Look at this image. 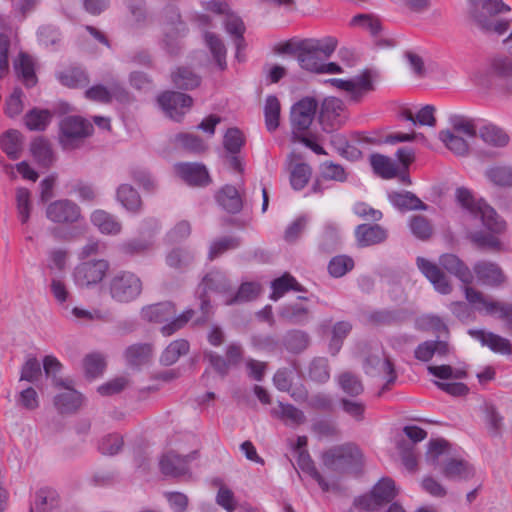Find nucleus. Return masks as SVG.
<instances>
[{"instance_id":"obj_20","label":"nucleus","mask_w":512,"mask_h":512,"mask_svg":"<svg viewBox=\"0 0 512 512\" xmlns=\"http://www.w3.org/2000/svg\"><path fill=\"white\" fill-rule=\"evenodd\" d=\"M176 171L189 185L204 186L210 182L206 167L200 163H179Z\"/></svg>"},{"instance_id":"obj_18","label":"nucleus","mask_w":512,"mask_h":512,"mask_svg":"<svg viewBox=\"0 0 512 512\" xmlns=\"http://www.w3.org/2000/svg\"><path fill=\"white\" fill-rule=\"evenodd\" d=\"M416 263L419 270L432 283L436 291L441 294H449L452 291L447 276L437 265L423 257H418Z\"/></svg>"},{"instance_id":"obj_34","label":"nucleus","mask_w":512,"mask_h":512,"mask_svg":"<svg viewBox=\"0 0 512 512\" xmlns=\"http://www.w3.org/2000/svg\"><path fill=\"white\" fill-rule=\"evenodd\" d=\"M174 85L181 90H192L201 83V77L189 67H179L171 75Z\"/></svg>"},{"instance_id":"obj_2","label":"nucleus","mask_w":512,"mask_h":512,"mask_svg":"<svg viewBox=\"0 0 512 512\" xmlns=\"http://www.w3.org/2000/svg\"><path fill=\"white\" fill-rule=\"evenodd\" d=\"M337 44V39L330 36L322 39L309 38L296 43H286L284 52L293 53L301 68L318 73L323 59L334 53Z\"/></svg>"},{"instance_id":"obj_17","label":"nucleus","mask_w":512,"mask_h":512,"mask_svg":"<svg viewBox=\"0 0 512 512\" xmlns=\"http://www.w3.org/2000/svg\"><path fill=\"white\" fill-rule=\"evenodd\" d=\"M473 272L483 285L498 287L506 281V276L501 267L491 261L481 260L476 262L473 266Z\"/></svg>"},{"instance_id":"obj_46","label":"nucleus","mask_w":512,"mask_h":512,"mask_svg":"<svg viewBox=\"0 0 512 512\" xmlns=\"http://www.w3.org/2000/svg\"><path fill=\"white\" fill-rule=\"evenodd\" d=\"M297 464L299 468L309 474L321 487L323 491L329 490V484L322 475L316 469L314 462L312 461L309 453L307 451H299L297 452Z\"/></svg>"},{"instance_id":"obj_64","label":"nucleus","mask_w":512,"mask_h":512,"mask_svg":"<svg viewBox=\"0 0 512 512\" xmlns=\"http://www.w3.org/2000/svg\"><path fill=\"white\" fill-rule=\"evenodd\" d=\"M16 403L18 406L28 411L36 410L40 405L37 391L33 387L23 389L19 392Z\"/></svg>"},{"instance_id":"obj_9","label":"nucleus","mask_w":512,"mask_h":512,"mask_svg":"<svg viewBox=\"0 0 512 512\" xmlns=\"http://www.w3.org/2000/svg\"><path fill=\"white\" fill-rule=\"evenodd\" d=\"M318 102L314 97H304L295 103L291 108L292 138H297L309 129L316 111Z\"/></svg>"},{"instance_id":"obj_10","label":"nucleus","mask_w":512,"mask_h":512,"mask_svg":"<svg viewBox=\"0 0 512 512\" xmlns=\"http://www.w3.org/2000/svg\"><path fill=\"white\" fill-rule=\"evenodd\" d=\"M397 494L395 482L386 477L379 480L369 494L359 497L356 504L367 511H375L384 504L391 502Z\"/></svg>"},{"instance_id":"obj_12","label":"nucleus","mask_w":512,"mask_h":512,"mask_svg":"<svg viewBox=\"0 0 512 512\" xmlns=\"http://www.w3.org/2000/svg\"><path fill=\"white\" fill-rule=\"evenodd\" d=\"M92 129V125L81 117H65L60 122V144L64 149H73L76 142L87 137Z\"/></svg>"},{"instance_id":"obj_54","label":"nucleus","mask_w":512,"mask_h":512,"mask_svg":"<svg viewBox=\"0 0 512 512\" xmlns=\"http://www.w3.org/2000/svg\"><path fill=\"white\" fill-rule=\"evenodd\" d=\"M43 369L47 378H51L54 386L67 385L69 379H62L58 374L62 370V364L54 356L48 355L43 359Z\"/></svg>"},{"instance_id":"obj_36","label":"nucleus","mask_w":512,"mask_h":512,"mask_svg":"<svg viewBox=\"0 0 512 512\" xmlns=\"http://www.w3.org/2000/svg\"><path fill=\"white\" fill-rule=\"evenodd\" d=\"M439 139L444 143L447 149L458 156H465L469 151L468 139L451 132L449 129L439 132Z\"/></svg>"},{"instance_id":"obj_47","label":"nucleus","mask_w":512,"mask_h":512,"mask_svg":"<svg viewBox=\"0 0 512 512\" xmlns=\"http://www.w3.org/2000/svg\"><path fill=\"white\" fill-rule=\"evenodd\" d=\"M194 252L188 248H175L166 256V263L174 269H184L194 261Z\"/></svg>"},{"instance_id":"obj_25","label":"nucleus","mask_w":512,"mask_h":512,"mask_svg":"<svg viewBox=\"0 0 512 512\" xmlns=\"http://www.w3.org/2000/svg\"><path fill=\"white\" fill-rule=\"evenodd\" d=\"M152 352L153 348L151 344L136 343L126 348L124 358L128 366L138 369L150 361Z\"/></svg>"},{"instance_id":"obj_40","label":"nucleus","mask_w":512,"mask_h":512,"mask_svg":"<svg viewBox=\"0 0 512 512\" xmlns=\"http://www.w3.org/2000/svg\"><path fill=\"white\" fill-rule=\"evenodd\" d=\"M58 80L69 88H82L89 83L87 73L80 67H72L59 73Z\"/></svg>"},{"instance_id":"obj_11","label":"nucleus","mask_w":512,"mask_h":512,"mask_svg":"<svg viewBox=\"0 0 512 512\" xmlns=\"http://www.w3.org/2000/svg\"><path fill=\"white\" fill-rule=\"evenodd\" d=\"M110 264L105 259H94L79 263L73 272L75 284L79 287H92L102 282Z\"/></svg>"},{"instance_id":"obj_48","label":"nucleus","mask_w":512,"mask_h":512,"mask_svg":"<svg viewBox=\"0 0 512 512\" xmlns=\"http://www.w3.org/2000/svg\"><path fill=\"white\" fill-rule=\"evenodd\" d=\"M343 110L344 104L342 100L336 97H327L321 104L319 119L322 123L325 121H335Z\"/></svg>"},{"instance_id":"obj_8","label":"nucleus","mask_w":512,"mask_h":512,"mask_svg":"<svg viewBox=\"0 0 512 512\" xmlns=\"http://www.w3.org/2000/svg\"><path fill=\"white\" fill-rule=\"evenodd\" d=\"M163 48L169 54L178 53L179 39L186 33V26L181 20L180 13L177 8L168 6L164 9L163 14Z\"/></svg>"},{"instance_id":"obj_55","label":"nucleus","mask_w":512,"mask_h":512,"mask_svg":"<svg viewBox=\"0 0 512 512\" xmlns=\"http://www.w3.org/2000/svg\"><path fill=\"white\" fill-rule=\"evenodd\" d=\"M311 176V168L308 164L298 163L296 164L291 172H290V183L293 189L301 190L303 189Z\"/></svg>"},{"instance_id":"obj_62","label":"nucleus","mask_w":512,"mask_h":512,"mask_svg":"<svg viewBox=\"0 0 512 512\" xmlns=\"http://www.w3.org/2000/svg\"><path fill=\"white\" fill-rule=\"evenodd\" d=\"M58 505V495L54 491L40 490L36 493L34 511L46 512Z\"/></svg>"},{"instance_id":"obj_37","label":"nucleus","mask_w":512,"mask_h":512,"mask_svg":"<svg viewBox=\"0 0 512 512\" xmlns=\"http://www.w3.org/2000/svg\"><path fill=\"white\" fill-rule=\"evenodd\" d=\"M478 134L486 144L494 147H504L509 142L507 133L502 128L493 124L481 127Z\"/></svg>"},{"instance_id":"obj_21","label":"nucleus","mask_w":512,"mask_h":512,"mask_svg":"<svg viewBox=\"0 0 512 512\" xmlns=\"http://www.w3.org/2000/svg\"><path fill=\"white\" fill-rule=\"evenodd\" d=\"M355 237L360 247H368L384 242L388 232L378 224H360L355 229Z\"/></svg>"},{"instance_id":"obj_27","label":"nucleus","mask_w":512,"mask_h":512,"mask_svg":"<svg viewBox=\"0 0 512 512\" xmlns=\"http://www.w3.org/2000/svg\"><path fill=\"white\" fill-rule=\"evenodd\" d=\"M442 474L448 480L460 481L473 477L474 470L466 461L451 458L443 465Z\"/></svg>"},{"instance_id":"obj_31","label":"nucleus","mask_w":512,"mask_h":512,"mask_svg":"<svg viewBox=\"0 0 512 512\" xmlns=\"http://www.w3.org/2000/svg\"><path fill=\"white\" fill-rule=\"evenodd\" d=\"M0 146L11 160H17L22 151V135L18 130L10 129L0 137Z\"/></svg>"},{"instance_id":"obj_23","label":"nucleus","mask_w":512,"mask_h":512,"mask_svg":"<svg viewBox=\"0 0 512 512\" xmlns=\"http://www.w3.org/2000/svg\"><path fill=\"white\" fill-rule=\"evenodd\" d=\"M484 175L493 185L501 188L512 187V163H496L486 168Z\"/></svg>"},{"instance_id":"obj_32","label":"nucleus","mask_w":512,"mask_h":512,"mask_svg":"<svg viewBox=\"0 0 512 512\" xmlns=\"http://www.w3.org/2000/svg\"><path fill=\"white\" fill-rule=\"evenodd\" d=\"M14 68L17 75L27 87H32L36 84L37 78L35 75L34 61L31 56L26 53H20L14 63Z\"/></svg>"},{"instance_id":"obj_13","label":"nucleus","mask_w":512,"mask_h":512,"mask_svg":"<svg viewBox=\"0 0 512 512\" xmlns=\"http://www.w3.org/2000/svg\"><path fill=\"white\" fill-rule=\"evenodd\" d=\"M364 371L370 376L386 375L387 381L383 386L384 389H389L397 379V374L394 369V364L391 359L385 354L382 348L371 352L364 360Z\"/></svg>"},{"instance_id":"obj_57","label":"nucleus","mask_w":512,"mask_h":512,"mask_svg":"<svg viewBox=\"0 0 512 512\" xmlns=\"http://www.w3.org/2000/svg\"><path fill=\"white\" fill-rule=\"evenodd\" d=\"M175 141L177 145L192 153H201L206 149L203 140L194 134L180 133L175 136Z\"/></svg>"},{"instance_id":"obj_35","label":"nucleus","mask_w":512,"mask_h":512,"mask_svg":"<svg viewBox=\"0 0 512 512\" xmlns=\"http://www.w3.org/2000/svg\"><path fill=\"white\" fill-rule=\"evenodd\" d=\"M272 293L270 295V299L277 301L279 300L286 292L290 290L304 291V288L301 284L297 282V280L288 273H285L279 278L274 279L271 282Z\"/></svg>"},{"instance_id":"obj_38","label":"nucleus","mask_w":512,"mask_h":512,"mask_svg":"<svg viewBox=\"0 0 512 512\" xmlns=\"http://www.w3.org/2000/svg\"><path fill=\"white\" fill-rule=\"evenodd\" d=\"M271 415L291 425H300L305 422V415L303 411L292 404L279 402L278 407L272 409Z\"/></svg>"},{"instance_id":"obj_60","label":"nucleus","mask_w":512,"mask_h":512,"mask_svg":"<svg viewBox=\"0 0 512 512\" xmlns=\"http://www.w3.org/2000/svg\"><path fill=\"white\" fill-rule=\"evenodd\" d=\"M354 267V261L352 258L341 255L332 258L328 265V271L333 277H342L348 271L352 270Z\"/></svg>"},{"instance_id":"obj_5","label":"nucleus","mask_w":512,"mask_h":512,"mask_svg":"<svg viewBox=\"0 0 512 512\" xmlns=\"http://www.w3.org/2000/svg\"><path fill=\"white\" fill-rule=\"evenodd\" d=\"M107 288L115 302L130 303L141 295L143 284L134 272L121 270L111 276Z\"/></svg>"},{"instance_id":"obj_53","label":"nucleus","mask_w":512,"mask_h":512,"mask_svg":"<svg viewBox=\"0 0 512 512\" xmlns=\"http://www.w3.org/2000/svg\"><path fill=\"white\" fill-rule=\"evenodd\" d=\"M205 41L220 69L226 67V48L222 40L215 34L206 32Z\"/></svg>"},{"instance_id":"obj_61","label":"nucleus","mask_w":512,"mask_h":512,"mask_svg":"<svg viewBox=\"0 0 512 512\" xmlns=\"http://www.w3.org/2000/svg\"><path fill=\"white\" fill-rule=\"evenodd\" d=\"M409 227L412 234L421 240H427L432 234L430 222L421 215L411 217Z\"/></svg>"},{"instance_id":"obj_26","label":"nucleus","mask_w":512,"mask_h":512,"mask_svg":"<svg viewBox=\"0 0 512 512\" xmlns=\"http://www.w3.org/2000/svg\"><path fill=\"white\" fill-rule=\"evenodd\" d=\"M511 9L502 0H480L472 2L469 6V15L475 21V12L482 14L486 19L500 13L509 12Z\"/></svg>"},{"instance_id":"obj_42","label":"nucleus","mask_w":512,"mask_h":512,"mask_svg":"<svg viewBox=\"0 0 512 512\" xmlns=\"http://www.w3.org/2000/svg\"><path fill=\"white\" fill-rule=\"evenodd\" d=\"M189 343L185 339H178L171 342L163 351L160 362L165 366H170L178 361V359L188 353Z\"/></svg>"},{"instance_id":"obj_41","label":"nucleus","mask_w":512,"mask_h":512,"mask_svg":"<svg viewBox=\"0 0 512 512\" xmlns=\"http://www.w3.org/2000/svg\"><path fill=\"white\" fill-rule=\"evenodd\" d=\"M52 119V113L46 109L33 108L25 115V125L31 131H44Z\"/></svg>"},{"instance_id":"obj_59","label":"nucleus","mask_w":512,"mask_h":512,"mask_svg":"<svg viewBox=\"0 0 512 512\" xmlns=\"http://www.w3.org/2000/svg\"><path fill=\"white\" fill-rule=\"evenodd\" d=\"M31 194L26 188H18L16 192V203L18 216L22 224L28 222L31 211Z\"/></svg>"},{"instance_id":"obj_19","label":"nucleus","mask_w":512,"mask_h":512,"mask_svg":"<svg viewBox=\"0 0 512 512\" xmlns=\"http://www.w3.org/2000/svg\"><path fill=\"white\" fill-rule=\"evenodd\" d=\"M65 391L54 397V406L60 414H71L76 412L82 405V395L72 387V380L67 385L56 386Z\"/></svg>"},{"instance_id":"obj_24","label":"nucleus","mask_w":512,"mask_h":512,"mask_svg":"<svg viewBox=\"0 0 512 512\" xmlns=\"http://www.w3.org/2000/svg\"><path fill=\"white\" fill-rule=\"evenodd\" d=\"M30 152L38 165L44 168H49L56 160L50 142L42 136L32 140Z\"/></svg>"},{"instance_id":"obj_15","label":"nucleus","mask_w":512,"mask_h":512,"mask_svg":"<svg viewBox=\"0 0 512 512\" xmlns=\"http://www.w3.org/2000/svg\"><path fill=\"white\" fill-rule=\"evenodd\" d=\"M46 216L54 223H75L81 218V210L71 200H57L48 205Z\"/></svg>"},{"instance_id":"obj_7","label":"nucleus","mask_w":512,"mask_h":512,"mask_svg":"<svg viewBox=\"0 0 512 512\" xmlns=\"http://www.w3.org/2000/svg\"><path fill=\"white\" fill-rule=\"evenodd\" d=\"M199 288L202 289L200 295L202 316L197 318L195 323L203 324L208 321L211 313L210 300L206 296L207 292L225 293L230 290L231 285L224 272L213 269L203 277Z\"/></svg>"},{"instance_id":"obj_33","label":"nucleus","mask_w":512,"mask_h":512,"mask_svg":"<svg viewBox=\"0 0 512 512\" xmlns=\"http://www.w3.org/2000/svg\"><path fill=\"white\" fill-rule=\"evenodd\" d=\"M279 316L291 325H304L309 320V309L298 304H287L279 310Z\"/></svg>"},{"instance_id":"obj_63","label":"nucleus","mask_w":512,"mask_h":512,"mask_svg":"<svg viewBox=\"0 0 512 512\" xmlns=\"http://www.w3.org/2000/svg\"><path fill=\"white\" fill-rule=\"evenodd\" d=\"M260 293V286L254 282L243 283L234 298H232L228 304L248 302L256 299Z\"/></svg>"},{"instance_id":"obj_58","label":"nucleus","mask_w":512,"mask_h":512,"mask_svg":"<svg viewBox=\"0 0 512 512\" xmlns=\"http://www.w3.org/2000/svg\"><path fill=\"white\" fill-rule=\"evenodd\" d=\"M351 329L352 325L347 321L337 322L333 326L332 339L330 342V351L332 355L338 353V351L341 348L343 339L346 338V336L350 333Z\"/></svg>"},{"instance_id":"obj_45","label":"nucleus","mask_w":512,"mask_h":512,"mask_svg":"<svg viewBox=\"0 0 512 512\" xmlns=\"http://www.w3.org/2000/svg\"><path fill=\"white\" fill-rule=\"evenodd\" d=\"M370 164L374 172L385 179H391L397 175L395 163L387 156L381 154H372Z\"/></svg>"},{"instance_id":"obj_56","label":"nucleus","mask_w":512,"mask_h":512,"mask_svg":"<svg viewBox=\"0 0 512 512\" xmlns=\"http://www.w3.org/2000/svg\"><path fill=\"white\" fill-rule=\"evenodd\" d=\"M309 377L318 383H325L330 378L328 360L318 357L312 360L309 366Z\"/></svg>"},{"instance_id":"obj_39","label":"nucleus","mask_w":512,"mask_h":512,"mask_svg":"<svg viewBox=\"0 0 512 512\" xmlns=\"http://www.w3.org/2000/svg\"><path fill=\"white\" fill-rule=\"evenodd\" d=\"M117 199L126 210L132 213H137L142 205L140 195L128 184H122L119 186L117 190Z\"/></svg>"},{"instance_id":"obj_51","label":"nucleus","mask_w":512,"mask_h":512,"mask_svg":"<svg viewBox=\"0 0 512 512\" xmlns=\"http://www.w3.org/2000/svg\"><path fill=\"white\" fill-rule=\"evenodd\" d=\"M283 344L292 353H300L309 345V335L301 330H291L286 333Z\"/></svg>"},{"instance_id":"obj_4","label":"nucleus","mask_w":512,"mask_h":512,"mask_svg":"<svg viewBox=\"0 0 512 512\" xmlns=\"http://www.w3.org/2000/svg\"><path fill=\"white\" fill-rule=\"evenodd\" d=\"M175 313L176 309L174 304L166 301L143 308L142 317L150 322H165L171 319L168 324L161 328V332L164 336H170L183 328L192 319L195 311L193 309H187L178 317H174Z\"/></svg>"},{"instance_id":"obj_14","label":"nucleus","mask_w":512,"mask_h":512,"mask_svg":"<svg viewBox=\"0 0 512 512\" xmlns=\"http://www.w3.org/2000/svg\"><path fill=\"white\" fill-rule=\"evenodd\" d=\"M159 106L166 115L175 121H180L192 105V98L184 93L165 91L157 98Z\"/></svg>"},{"instance_id":"obj_44","label":"nucleus","mask_w":512,"mask_h":512,"mask_svg":"<svg viewBox=\"0 0 512 512\" xmlns=\"http://www.w3.org/2000/svg\"><path fill=\"white\" fill-rule=\"evenodd\" d=\"M451 132L466 139H473L477 136V127L474 121L466 116L454 115L450 117Z\"/></svg>"},{"instance_id":"obj_52","label":"nucleus","mask_w":512,"mask_h":512,"mask_svg":"<svg viewBox=\"0 0 512 512\" xmlns=\"http://www.w3.org/2000/svg\"><path fill=\"white\" fill-rule=\"evenodd\" d=\"M225 28L226 31L235 37V44L237 48V57H239L240 50L243 48L244 43V31L245 26L241 18L234 14L226 13V20H225Z\"/></svg>"},{"instance_id":"obj_49","label":"nucleus","mask_w":512,"mask_h":512,"mask_svg":"<svg viewBox=\"0 0 512 512\" xmlns=\"http://www.w3.org/2000/svg\"><path fill=\"white\" fill-rule=\"evenodd\" d=\"M281 106L278 98L270 95L266 98L264 106L265 124L267 130L272 132L279 126Z\"/></svg>"},{"instance_id":"obj_3","label":"nucleus","mask_w":512,"mask_h":512,"mask_svg":"<svg viewBox=\"0 0 512 512\" xmlns=\"http://www.w3.org/2000/svg\"><path fill=\"white\" fill-rule=\"evenodd\" d=\"M455 197L458 204L465 209L471 217L479 219L484 227L491 233L500 234L505 231V221L491 206L483 201H476L468 189L464 187L457 188Z\"/></svg>"},{"instance_id":"obj_22","label":"nucleus","mask_w":512,"mask_h":512,"mask_svg":"<svg viewBox=\"0 0 512 512\" xmlns=\"http://www.w3.org/2000/svg\"><path fill=\"white\" fill-rule=\"evenodd\" d=\"M469 334L479 340L483 345L488 346L492 351L504 355L512 353V346L508 339L483 330H469Z\"/></svg>"},{"instance_id":"obj_43","label":"nucleus","mask_w":512,"mask_h":512,"mask_svg":"<svg viewBox=\"0 0 512 512\" xmlns=\"http://www.w3.org/2000/svg\"><path fill=\"white\" fill-rule=\"evenodd\" d=\"M337 383L341 390L351 397H357L364 391L361 379L349 371L342 372L337 377Z\"/></svg>"},{"instance_id":"obj_29","label":"nucleus","mask_w":512,"mask_h":512,"mask_svg":"<svg viewBox=\"0 0 512 512\" xmlns=\"http://www.w3.org/2000/svg\"><path fill=\"white\" fill-rule=\"evenodd\" d=\"M217 201L227 212L236 214L243 207L238 190L232 185L224 186L217 194Z\"/></svg>"},{"instance_id":"obj_16","label":"nucleus","mask_w":512,"mask_h":512,"mask_svg":"<svg viewBox=\"0 0 512 512\" xmlns=\"http://www.w3.org/2000/svg\"><path fill=\"white\" fill-rule=\"evenodd\" d=\"M197 452L180 456L175 452L164 454L159 462L160 470L165 476L180 477L188 472L189 463L196 458Z\"/></svg>"},{"instance_id":"obj_28","label":"nucleus","mask_w":512,"mask_h":512,"mask_svg":"<svg viewBox=\"0 0 512 512\" xmlns=\"http://www.w3.org/2000/svg\"><path fill=\"white\" fill-rule=\"evenodd\" d=\"M388 199L394 207L401 211L427 210V205L410 191L391 192L388 194Z\"/></svg>"},{"instance_id":"obj_6","label":"nucleus","mask_w":512,"mask_h":512,"mask_svg":"<svg viewBox=\"0 0 512 512\" xmlns=\"http://www.w3.org/2000/svg\"><path fill=\"white\" fill-rule=\"evenodd\" d=\"M324 466L337 473H346L357 467L362 460L360 449L352 443L334 446L322 455Z\"/></svg>"},{"instance_id":"obj_30","label":"nucleus","mask_w":512,"mask_h":512,"mask_svg":"<svg viewBox=\"0 0 512 512\" xmlns=\"http://www.w3.org/2000/svg\"><path fill=\"white\" fill-rule=\"evenodd\" d=\"M91 222L103 234L116 235L121 231V223L112 214L104 210H95L91 214Z\"/></svg>"},{"instance_id":"obj_1","label":"nucleus","mask_w":512,"mask_h":512,"mask_svg":"<svg viewBox=\"0 0 512 512\" xmlns=\"http://www.w3.org/2000/svg\"><path fill=\"white\" fill-rule=\"evenodd\" d=\"M439 264L466 285L464 287L465 298L470 304L479 305L477 309L480 310L483 308L487 314H498L501 319L506 321L508 327L512 330V304L489 301L480 291L469 287L468 285L473 281V274L456 255L443 254L439 258Z\"/></svg>"},{"instance_id":"obj_50","label":"nucleus","mask_w":512,"mask_h":512,"mask_svg":"<svg viewBox=\"0 0 512 512\" xmlns=\"http://www.w3.org/2000/svg\"><path fill=\"white\" fill-rule=\"evenodd\" d=\"M240 244L241 240L239 237L236 236H224L215 239L214 241H212L210 245L208 258L210 260H214L223 253L238 248Z\"/></svg>"}]
</instances>
